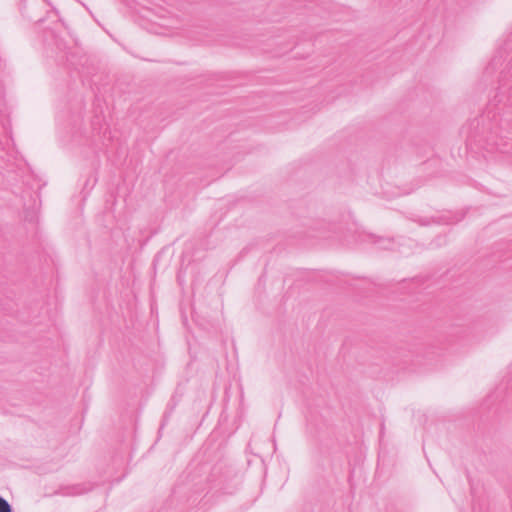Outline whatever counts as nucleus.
I'll return each instance as SVG.
<instances>
[{
  "label": "nucleus",
  "instance_id": "f257e3e1",
  "mask_svg": "<svg viewBox=\"0 0 512 512\" xmlns=\"http://www.w3.org/2000/svg\"><path fill=\"white\" fill-rule=\"evenodd\" d=\"M0 512H12V508L7 500L0 496Z\"/></svg>",
  "mask_w": 512,
  "mask_h": 512
}]
</instances>
